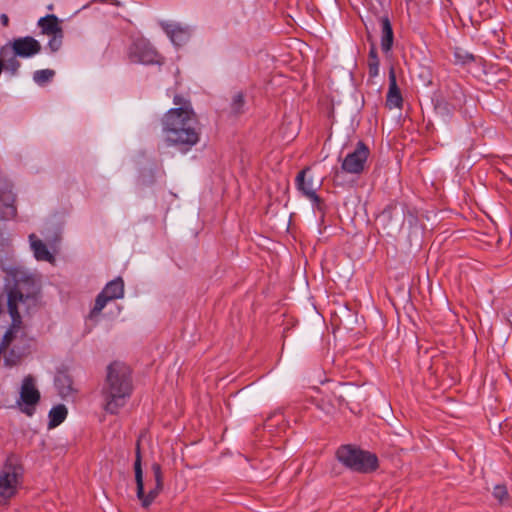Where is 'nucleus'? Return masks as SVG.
<instances>
[{
	"mask_svg": "<svg viewBox=\"0 0 512 512\" xmlns=\"http://www.w3.org/2000/svg\"><path fill=\"white\" fill-rule=\"evenodd\" d=\"M0 21H1L2 25L5 27H7L9 25V18L6 14L0 15Z\"/></svg>",
	"mask_w": 512,
	"mask_h": 512,
	"instance_id": "31",
	"label": "nucleus"
},
{
	"mask_svg": "<svg viewBox=\"0 0 512 512\" xmlns=\"http://www.w3.org/2000/svg\"><path fill=\"white\" fill-rule=\"evenodd\" d=\"M369 155L370 150L368 146L363 141H358L355 149L343 159L341 164L342 170L349 174H361L365 170Z\"/></svg>",
	"mask_w": 512,
	"mask_h": 512,
	"instance_id": "8",
	"label": "nucleus"
},
{
	"mask_svg": "<svg viewBox=\"0 0 512 512\" xmlns=\"http://www.w3.org/2000/svg\"><path fill=\"white\" fill-rule=\"evenodd\" d=\"M55 75V71L51 69L37 70L33 74V80L38 85L42 86L50 82Z\"/></svg>",
	"mask_w": 512,
	"mask_h": 512,
	"instance_id": "25",
	"label": "nucleus"
},
{
	"mask_svg": "<svg viewBox=\"0 0 512 512\" xmlns=\"http://www.w3.org/2000/svg\"><path fill=\"white\" fill-rule=\"evenodd\" d=\"M507 489L503 485H496L493 490V496L498 499L500 502H503V500L507 497Z\"/></svg>",
	"mask_w": 512,
	"mask_h": 512,
	"instance_id": "29",
	"label": "nucleus"
},
{
	"mask_svg": "<svg viewBox=\"0 0 512 512\" xmlns=\"http://www.w3.org/2000/svg\"><path fill=\"white\" fill-rule=\"evenodd\" d=\"M309 168L301 170L296 176V187L297 189L309 200L313 202L318 208L320 207L322 200L316 194V190L320 187V183L315 184L313 177L307 178V172Z\"/></svg>",
	"mask_w": 512,
	"mask_h": 512,
	"instance_id": "12",
	"label": "nucleus"
},
{
	"mask_svg": "<svg viewBox=\"0 0 512 512\" xmlns=\"http://www.w3.org/2000/svg\"><path fill=\"white\" fill-rule=\"evenodd\" d=\"M173 102L175 105H177L178 107H192L190 102L187 101L186 99H184L182 96L180 95H175L174 98H173Z\"/></svg>",
	"mask_w": 512,
	"mask_h": 512,
	"instance_id": "30",
	"label": "nucleus"
},
{
	"mask_svg": "<svg viewBox=\"0 0 512 512\" xmlns=\"http://www.w3.org/2000/svg\"><path fill=\"white\" fill-rule=\"evenodd\" d=\"M340 463L352 471L370 473L377 469L378 458L375 454L352 445H342L336 451Z\"/></svg>",
	"mask_w": 512,
	"mask_h": 512,
	"instance_id": "5",
	"label": "nucleus"
},
{
	"mask_svg": "<svg viewBox=\"0 0 512 512\" xmlns=\"http://www.w3.org/2000/svg\"><path fill=\"white\" fill-rule=\"evenodd\" d=\"M378 221L388 234L400 230L404 224V209L396 204L388 205L378 216Z\"/></svg>",
	"mask_w": 512,
	"mask_h": 512,
	"instance_id": "11",
	"label": "nucleus"
},
{
	"mask_svg": "<svg viewBox=\"0 0 512 512\" xmlns=\"http://www.w3.org/2000/svg\"><path fill=\"white\" fill-rule=\"evenodd\" d=\"M381 22V49L383 52H388L391 50L394 40V34L392 25L388 17H382L380 19Z\"/></svg>",
	"mask_w": 512,
	"mask_h": 512,
	"instance_id": "21",
	"label": "nucleus"
},
{
	"mask_svg": "<svg viewBox=\"0 0 512 512\" xmlns=\"http://www.w3.org/2000/svg\"><path fill=\"white\" fill-rule=\"evenodd\" d=\"M55 386L62 398L73 396L75 389L73 388V380L66 373H58L55 377Z\"/></svg>",
	"mask_w": 512,
	"mask_h": 512,
	"instance_id": "20",
	"label": "nucleus"
},
{
	"mask_svg": "<svg viewBox=\"0 0 512 512\" xmlns=\"http://www.w3.org/2000/svg\"><path fill=\"white\" fill-rule=\"evenodd\" d=\"M63 36V31L49 36L50 40L48 42V47L51 50V52H57L61 48Z\"/></svg>",
	"mask_w": 512,
	"mask_h": 512,
	"instance_id": "28",
	"label": "nucleus"
},
{
	"mask_svg": "<svg viewBox=\"0 0 512 512\" xmlns=\"http://www.w3.org/2000/svg\"><path fill=\"white\" fill-rule=\"evenodd\" d=\"M19 472L11 464H6L0 472V505L6 504L17 491Z\"/></svg>",
	"mask_w": 512,
	"mask_h": 512,
	"instance_id": "10",
	"label": "nucleus"
},
{
	"mask_svg": "<svg viewBox=\"0 0 512 512\" xmlns=\"http://www.w3.org/2000/svg\"><path fill=\"white\" fill-rule=\"evenodd\" d=\"M1 61L3 68L10 71L13 75L17 73L20 62L17 60V55H14L13 50H9L7 47H2L0 50Z\"/></svg>",
	"mask_w": 512,
	"mask_h": 512,
	"instance_id": "22",
	"label": "nucleus"
},
{
	"mask_svg": "<svg viewBox=\"0 0 512 512\" xmlns=\"http://www.w3.org/2000/svg\"><path fill=\"white\" fill-rule=\"evenodd\" d=\"M423 4H429L431 0H420Z\"/></svg>",
	"mask_w": 512,
	"mask_h": 512,
	"instance_id": "32",
	"label": "nucleus"
},
{
	"mask_svg": "<svg viewBox=\"0 0 512 512\" xmlns=\"http://www.w3.org/2000/svg\"><path fill=\"white\" fill-rule=\"evenodd\" d=\"M66 416L67 408L64 405L54 406L49 412V427H57L65 420Z\"/></svg>",
	"mask_w": 512,
	"mask_h": 512,
	"instance_id": "23",
	"label": "nucleus"
},
{
	"mask_svg": "<svg viewBox=\"0 0 512 512\" xmlns=\"http://www.w3.org/2000/svg\"><path fill=\"white\" fill-rule=\"evenodd\" d=\"M40 401V392L36 388V381L32 375H27L22 381L20 388V398L17 404L21 407L22 412L28 416H32L35 412V406Z\"/></svg>",
	"mask_w": 512,
	"mask_h": 512,
	"instance_id": "7",
	"label": "nucleus"
},
{
	"mask_svg": "<svg viewBox=\"0 0 512 512\" xmlns=\"http://www.w3.org/2000/svg\"><path fill=\"white\" fill-rule=\"evenodd\" d=\"M134 462L135 481L137 486V498L141 501L144 508L149 507L156 497L163 490V473L160 464L153 463L151 470L153 472L155 486L151 488L147 494L144 491L143 471H142V457L140 450V440L136 443V453Z\"/></svg>",
	"mask_w": 512,
	"mask_h": 512,
	"instance_id": "4",
	"label": "nucleus"
},
{
	"mask_svg": "<svg viewBox=\"0 0 512 512\" xmlns=\"http://www.w3.org/2000/svg\"><path fill=\"white\" fill-rule=\"evenodd\" d=\"M369 76L374 78L379 74V58L374 44L371 45L368 55Z\"/></svg>",
	"mask_w": 512,
	"mask_h": 512,
	"instance_id": "24",
	"label": "nucleus"
},
{
	"mask_svg": "<svg viewBox=\"0 0 512 512\" xmlns=\"http://www.w3.org/2000/svg\"><path fill=\"white\" fill-rule=\"evenodd\" d=\"M16 194L11 185L0 188V220H10L17 215Z\"/></svg>",
	"mask_w": 512,
	"mask_h": 512,
	"instance_id": "14",
	"label": "nucleus"
},
{
	"mask_svg": "<svg viewBox=\"0 0 512 512\" xmlns=\"http://www.w3.org/2000/svg\"><path fill=\"white\" fill-rule=\"evenodd\" d=\"M456 63L468 64L474 61V56L461 48H456L454 51Z\"/></svg>",
	"mask_w": 512,
	"mask_h": 512,
	"instance_id": "26",
	"label": "nucleus"
},
{
	"mask_svg": "<svg viewBox=\"0 0 512 512\" xmlns=\"http://www.w3.org/2000/svg\"><path fill=\"white\" fill-rule=\"evenodd\" d=\"M132 388L130 367L118 361L111 363L107 368L102 388L104 410L110 414H117L130 398Z\"/></svg>",
	"mask_w": 512,
	"mask_h": 512,
	"instance_id": "3",
	"label": "nucleus"
},
{
	"mask_svg": "<svg viewBox=\"0 0 512 512\" xmlns=\"http://www.w3.org/2000/svg\"><path fill=\"white\" fill-rule=\"evenodd\" d=\"M161 124L165 142L182 152L189 151L200 140L199 121L192 107L171 108L163 115Z\"/></svg>",
	"mask_w": 512,
	"mask_h": 512,
	"instance_id": "2",
	"label": "nucleus"
},
{
	"mask_svg": "<svg viewBox=\"0 0 512 512\" xmlns=\"http://www.w3.org/2000/svg\"><path fill=\"white\" fill-rule=\"evenodd\" d=\"M244 96L242 93L238 92L236 93L234 96H233V99H232V103H231V111L235 114V115H238L240 113H242L243 111V106H244Z\"/></svg>",
	"mask_w": 512,
	"mask_h": 512,
	"instance_id": "27",
	"label": "nucleus"
},
{
	"mask_svg": "<svg viewBox=\"0 0 512 512\" xmlns=\"http://www.w3.org/2000/svg\"><path fill=\"white\" fill-rule=\"evenodd\" d=\"M30 246L38 261L54 262L53 254L48 250L47 246L36 237L35 234L29 236Z\"/></svg>",
	"mask_w": 512,
	"mask_h": 512,
	"instance_id": "18",
	"label": "nucleus"
},
{
	"mask_svg": "<svg viewBox=\"0 0 512 512\" xmlns=\"http://www.w3.org/2000/svg\"><path fill=\"white\" fill-rule=\"evenodd\" d=\"M402 96L397 86L396 76L393 69L389 72V90L386 97V105L390 108H399L402 105Z\"/></svg>",
	"mask_w": 512,
	"mask_h": 512,
	"instance_id": "16",
	"label": "nucleus"
},
{
	"mask_svg": "<svg viewBox=\"0 0 512 512\" xmlns=\"http://www.w3.org/2000/svg\"><path fill=\"white\" fill-rule=\"evenodd\" d=\"M160 26L176 46L184 45L191 36V29L178 22L160 21Z\"/></svg>",
	"mask_w": 512,
	"mask_h": 512,
	"instance_id": "13",
	"label": "nucleus"
},
{
	"mask_svg": "<svg viewBox=\"0 0 512 512\" xmlns=\"http://www.w3.org/2000/svg\"><path fill=\"white\" fill-rule=\"evenodd\" d=\"M0 267L8 275L12 276L15 281L14 285L9 289L8 293L16 286L18 281L30 280L37 286L35 280L31 276H26V275L20 273L18 267L13 263L12 259H10L8 257H5V258L0 257Z\"/></svg>",
	"mask_w": 512,
	"mask_h": 512,
	"instance_id": "17",
	"label": "nucleus"
},
{
	"mask_svg": "<svg viewBox=\"0 0 512 512\" xmlns=\"http://www.w3.org/2000/svg\"><path fill=\"white\" fill-rule=\"evenodd\" d=\"M128 57L131 62L144 65L163 63V58L146 39L135 40L129 48Z\"/></svg>",
	"mask_w": 512,
	"mask_h": 512,
	"instance_id": "6",
	"label": "nucleus"
},
{
	"mask_svg": "<svg viewBox=\"0 0 512 512\" xmlns=\"http://www.w3.org/2000/svg\"><path fill=\"white\" fill-rule=\"evenodd\" d=\"M39 303V287L32 281H18L7 295L8 312L11 325L5 332L0 343V357L3 355L4 365L13 367L28 354L29 347L22 329V315H29Z\"/></svg>",
	"mask_w": 512,
	"mask_h": 512,
	"instance_id": "1",
	"label": "nucleus"
},
{
	"mask_svg": "<svg viewBox=\"0 0 512 512\" xmlns=\"http://www.w3.org/2000/svg\"><path fill=\"white\" fill-rule=\"evenodd\" d=\"M124 296V281L121 277L108 282L98 294L95 305L91 310V317L98 315L109 301L121 299Z\"/></svg>",
	"mask_w": 512,
	"mask_h": 512,
	"instance_id": "9",
	"label": "nucleus"
},
{
	"mask_svg": "<svg viewBox=\"0 0 512 512\" xmlns=\"http://www.w3.org/2000/svg\"><path fill=\"white\" fill-rule=\"evenodd\" d=\"M14 55L21 58H30L41 51V44L31 36L19 37L11 42Z\"/></svg>",
	"mask_w": 512,
	"mask_h": 512,
	"instance_id": "15",
	"label": "nucleus"
},
{
	"mask_svg": "<svg viewBox=\"0 0 512 512\" xmlns=\"http://www.w3.org/2000/svg\"><path fill=\"white\" fill-rule=\"evenodd\" d=\"M38 26L41 28L42 34L47 36H51L63 31L57 16L54 14H49L40 18L38 21Z\"/></svg>",
	"mask_w": 512,
	"mask_h": 512,
	"instance_id": "19",
	"label": "nucleus"
}]
</instances>
